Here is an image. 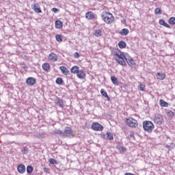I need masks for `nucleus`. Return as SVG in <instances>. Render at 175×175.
Segmentation results:
<instances>
[{
  "instance_id": "1",
  "label": "nucleus",
  "mask_w": 175,
  "mask_h": 175,
  "mask_svg": "<svg viewBox=\"0 0 175 175\" xmlns=\"http://www.w3.org/2000/svg\"><path fill=\"white\" fill-rule=\"evenodd\" d=\"M114 54L116 55L115 59L117 61L118 64L122 65V66H125V65H126V63L125 62V58H127L128 56L124 55V53L120 50L115 51Z\"/></svg>"
},
{
  "instance_id": "2",
  "label": "nucleus",
  "mask_w": 175,
  "mask_h": 175,
  "mask_svg": "<svg viewBox=\"0 0 175 175\" xmlns=\"http://www.w3.org/2000/svg\"><path fill=\"white\" fill-rule=\"evenodd\" d=\"M101 17L106 24H112V23L114 22V16L110 12H103L101 14Z\"/></svg>"
},
{
  "instance_id": "3",
  "label": "nucleus",
  "mask_w": 175,
  "mask_h": 175,
  "mask_svg": "<svg viewBox=\"0 0 175 175\" xmlns=\"http://www.w3.org/2000/svg\"><path fill=\"white\" fill-rule=\"evenodd\" d=\"M143 128L145 132H148V133H151L154 130V123L151 121L145 120L143 122Z\"/></svg>"
},
{
  "instance_id": "4",
  "label": "nucleus",
  "mask_w": 175,
  "mask_h": 175,
  "mask_svg": "<svg viewBox=\"0 0 175 175\" xmlns=\"http://www.w3.org/2000/svg\"><path fill=\"white\" fill-rule=\"evenodd\" d=\"M63 137H68L69 139L75 137L73 130L69 126L66 127L63 131Z\"/></svg>"
},
{
  "instance_id": "5",
  "label": "nucleus",
  "mask_w": 175,
  "mask_h": 175,
  "mask_svg": "<svg viewBox=\"0 0 175 175\" xmlns=\"http://www.w3.org/2000/svg\"><path fill=\"white\" fill-rule=\"evenodd\" d=\"M126 123L128 126L131 128H137V120H135L133 118H129L126 119Z\"/></svg>"
},
{
  "instance_id": "6",
  "label": "nucleus",
  "mask_w": 175,
  "mask_h": 175,
  "mask_svg": "<svg viewBox=\"0 0 175 175\" xmlns=\"http://www.w3.org/2000/svg\"><path fill=\"white\" fill-rule=\"evenodd\" d=\"M92 129L96 131H103V126L98 122H94L92 124Z\"/></svg>"
},
{
  "instance_id": "7",
  "label": "nucleus",
  "mask_w": 175,
  "mask_h": 175,
  "mask_svg": "<svg viewBox=\"0 0 175 175\" xmlns=\"http://www.w3.org/2000/svg\"><path fill=\"white\" fill-rule=\"evenodd\" d=\"M31 9L33 10V12H35V13H42V9L38 3H33L31 5Z\"/></svg>"
},
{
  "instance_id": "8",
  "label": "nucleus",
  "mask_w": 175,
  "mask_h": 175,
  "mask_svg": "<svg viewBox=\"0 0 175 175\" xmlns=\"http://www.w3.org/2000/svg\"><path fill=\"white\" fill-rule=\"evenodd\" d=\"M26 84L32 87V85H35V84H36V79L33 77H28L26 80Z\"/></svg>"
},
{
  "instance_id": "9",
  "label": "nucleus",
  "mask_w": 175,
  "mask_h": 175,
  "mask_svg": "<svg viewBox=\"0 0 175 175\" xmlns=\"http://www.w3.org/2000/svg\"><path fill=\"white\" fill-rule=\"evenodd\" d=\"M17 170L20 174H24L25 173V165L24 164H20L17 167Z\"/></svg>"
},
{
  "instance_id": "10",
  "label": "nucleus",
  "mask_w": 175,
  "mask_h": 175,
  "mask_svg": "<svg viewBox=\"0 0 175 175\" xmlns=\"http://www.w3.org/2000/svg\"><path fill=\"white\" fill-rule=\"evenodd\" d=\"M85 18L88 20H94L95 18V14L93 12L89 11L85 14Z\"/></svg>"
},
{
  "instance_id": "11",
  "label": "nucleus",
  "mask_w": 175,
  "mask_h": 175,
  "mask_svg": "<svg viewBox=\"0 0 175 175\" xmlns=\"http://www.w3.org/2000/svg\"><path fill=\"white\" fill-rule=\"evenodd\" d=\"M49 59H50V61H52V62H55L58 61V56H57L55 55V53H52L49 54Z\"/></svg>"
},
{
  "instance_id": "12",
  "label": "nucleus",
  "mask_w": 175,
  "mask_h": 175,
  "mask_svg": "<svg viewBox=\"0 0 175 175\" xmlns=\"http://www.w3.org/2000/svg\"><path fill=\"white\" fill-rule=\"evenodd\" d=\"M77 76L78 79H81V80H83V79L85 77V72L83 70H79L77 73Z\"/></svg>"
},
{
  "instance_id": "13",
  "label": "nucleus",
  "mask_w": 175,
  "mask_h": 175,
  "mask_svg": "<svg viewBox=\"0 0 175 175\" xmlns=\"http://www.w3.org/2000/svg\"><path fill=\"white\" fill-rule=\"evenodd\" d=\"M56 102L59 107H65V103H64V100L59 98V97H57Z\"/></svg>"
},
{
  "instance_id": "14",
  "label": "nucleus",
  "mask_w": 175,
  "mask_h": 175,
  "mask_svg": "<svg viewBox=\"0 0 175 175\" xmlns=\"http://www.w3.org/2000/svg\"><path fill=\"white\" fill-rule=\"evenodd\" d=\"M125 61L127 62L129 66H133L135 65V60L132 57H125Z\"/></svg>"
},
{
  "instance_id": "15",
  "label": "nucleus",
  "mask_w": 175,
  "mask_h": 175,
  "mask_svg": "<svg viewBox=\"0 0 175 175\" xmlns=\"http://www.w3.org/2000/svg\"><path fill=\"white\" fill-rule=\"evenodd\" d=\"M154 121L156 124L161 125V124H162V116H161V115L155 116Z\"/></svg>"
},
{
  "instance_id": "16",
  "label": "nucleus",
  "mask_w": 175,
  "mask_h": 175,
  "mask_svg": "<svg viewBox=\"0 0 175 175\" xmlns=\"http://www.w3.org/2000/svg\"><path fill=\"white\" fill-rule=\"evenodd\" d=\"M55 28L57 29H62V27H64V23L61 21H56L55 22Z\"/></svg>"
},
{
  "instance_id": "17",
  "label": "nucleus",
  "mask_w": 175,
  "mask_h": 175,
  "mask_svg": "<svg viewBox=\"0 0 175 175\" xmlns=\"http://www.w3.org/2000/svg\"><path fill=\"white\" fill-rule=\"evenodd\" d=\"M104 137H107V140H113L114 137L113 133L107 131L105 134L103 135Z\"/></svg>"
},
{
  "instance_id": "18",
  "label": "nucleus",
  "mask_w": 175,
  "mask_h": 175,
  "mask_svg": "<svg viewBox=\"0 0 175 175\" xmlns=\"http://www.w3.org/2000/svg\"><path fill=\"white\" fill-rule=\"evenodd\" d=\"M60 70L62 71V73H63V75H65V76H68V75H69V70L64 66H60Z\"/></svg>"
},
{
  "instance_id": "19",
  "label": "nucleus",
  "mask_w": 175,
  "mask_h": 175,
  "mask_svg": "<svg viewBox=\"0 0 175 175\" xmlns=\"http://www.w3.org/2000/svg\"><path fill=\"white\" fill-rule=\"evenodd\" d=\"M79 70H80V68H79L78 66H74L72 67V68L70 69L71 73H73L74 75L77 74Z\"/></svg>"
},
{
  "instance_id": "20",
  "label": "nucleus",
  "mask_w": 175,
  "mask_h": 175,
  "mask_svg": "<svg viewBox=\"0 0 175 175\" xmlns=\"http://www.w3.org/2000/svg\"><path fill=\"white\" fill-rule=\"evenodd\" d=\"M159 24L160 25H163V27H165V28H169L170 29V25L169 24H167V23L165 22V20L163 19H160L159 21Z\"/></svg>"
},
{
  "instance_id": "21",
  "label": "nucleus",
  "mask_w": 175,
  "mask_h": 175,
  "mask_svg": "<svg viewBox=\"0 0 175 175\" xmlns=\"http://www.w3.org/2000/svg\"><path fill=\"white\" fill-rule=\"evenodd\" d=\"M157 77L159 80H165V79L166 77V74H165L163 72H157Z\"/></svg>"
},
{
  "instance_id": "22",
  "label": "nucleus",
  "mask_w": 175,
  "mask_h": 175,
  "mask_svg": "<svg viewBox=\"0 0 175 175\" xmlns=\"http://www.w3.org/2000/svg\"><path fill=\"white\" fill-rule=\"evenodd\" d=\"M100 94H101V95H103V96L106 98L109 102H110V97L107 94V92H106V91H105V90L101 89Z\"/></svg>"
},
{
  "instance_id": "23",
  "label": "nucleus",
  "mask_w": 175,
  "mask_h": 175,
  "mask_svg": "<svg viewBox=\"0 0 175 175\" xmlns=\"http://www.w3.org/2000/svg\"><path fill=\"white\" fill-rule=\"evenodd\" d=\"M111 80L115 85H120V82L118 81V79L116 77H111Z\"/></svg>"
},
{
  "instance_id": "24",
  "label": "nucleus",
  "mask_w": 175,
  "mask_h": 175,
  "mask_svg": "<svg viewBox=\"0 0 175 175\" xmlns=\"http://www.w3.org/2000/svg\"><path fill=\"white\" fill-rule=\"evenodd\" d=\"M120 35H122V36H126V35H128V33H129V30L128 29H122L120 31Z\"/></svg>"
},
{
  "instance_id": "25",
  "label": "nucleus",
  "mask_w": 175,
  "mask_h": 175,
  "mask_svg": "<svg viewBox=\"0 0 175 175\" xmlns=\"http://www.w3.org/2000/svg\"><path fill=\"white\" fill-rule=\"evenodd\" d=\"M42 69L45 72H49L50 70V64L49 63H44L42 64Z\"/></svg>"
},
{
  "instance_id": "26",
  "label": "nucleus",
  "mask_w": 175,
  "mask_h": 175,
  "mask_svg": "<svg viewBox=\"0 0 175 175\" xmlns=\"http://www.w3.org/2000/svg\"><path fill=\"white\" fill-rule=\"evenodd\" d=\"M53 132L56 135H59L60 137H63L64 131H62V130L55 129Z\"/></svg>"
},
{
  "instance_id": "27",
  "label": "nucleus",
  "mask_w": 175,
  "mask_h": 175,
  "mask_svg": "<svg viewBox=\"0 0 175 175\" xmlns=\"http://www.w3.org/2000/svg\"><path fill=\"white\" fill-rule=\"evenodd\" d=\"M118 46L120 49H125L126 47V42L121 40L118 42Z\"/></svg>"
},
{
  "instance_id": "28",
  "label": "nucleus",
  "mask_w": 175,
  "mask_h": 175,
  "mask_svg": "<svg viewBox=\"0 0 175 175\" xmlns=\"http://www.w3.org/2000/svg\"><path fill=\"white\" fill-rule=\"evenodd\" d=\"M160 106H161L162 107H167L169 106V103H167V102L165 101L164 100L161 99Z\"/></svg>"
},
{
  "instance_id": "29",
  "label": "nucleus",
  "mask_w": 175,
  "mask_h": 175,
  "mask_svg": "<svg viewBox=\"0 0 175 175\" xmlns=\"http://www.w3.org/2000/svg\"><path fill=\"white\" fill-rule=\"evenodd\" d=\"M32 172H33V167H32V165H28L27 167V174H32Z\"/></svg>"
},
{
  "instance_id": "30",
  "label": "nucleus",
  "mask_w": 175,
  "mask_h": 175,
  "mask_svg": "<svg viewBox=\"0 0 175 175\" xmlns=\"http://www.w3.org/2000/svg\"><path fill=\"white\" fill-rule=\"evenodd\" d=\"M21 152H23V154H28V152H29V148H28V147L27 146H24L21 149Z\"/></svg>"
},
{
  "instance_id": "31",
  "label": "nucleus",
  "mask_w": 175,
  "mask_h": 175,
  "mask_svg": "<svg viewBox=\"0 0 175 175\" xmlns=\"http://www.w3.org/2000/svg\"><path fill=\"white\" fill-rule=\"evenodd\" d=\"M94 36H96V38H99V36H102V30L97 29L95 31Z\"/></svg>"
},
{
  "instance_id": "32",
  "label": "nucleus",
  "mask_w": 175,
  "mask_h": 175,
  "mask_svg": "<svg viewBox=\"0 0 175 175\" xmlns=\"http://www.w3.org/2000/svg\"><path fill=\"white\" fill-rule=\"evenodd\" d=\"M55 38H56V40L59 42H62L63 39H64V37L59 34H57L55 36Z\"/></svg>"
},
{
  "instance_id": "33",
  "label": "nucleus",
  "mask_w": 175,
  "mask_h": 175,
  "mask_svg": "<svg viewBox=\"0 0 175 175\" xmlns=\"http://www.w3.org/2000/svg\"><path fill=\"white\" fill-rule=\"evenodd\" d=\"M64 83V80L61 77H58L56 79V84H58L59 85H62V83Z\"/></svg>"
},
{
  "instance_id": "34",
  "label": "nucleus",
  "mask_w": 175,
  "mask_h": 175,
  "mask_svg": "<svg viewBox=\"0 0 175 175\" xmlns=\"http://www.w3.org/2000/svg\"><path fill=\"white\" fill-rule=\"evenodd\" d=\"M36 137L38 139H44V137H46V134L44 133L37 134Z\"/></svg>"
},
{
  "instance_id": "35",
  "label": "nucleus",
  "mask_w": 175,
  "mask_h": 175,
  "mask_svg": "<svg viewBox=\"0 0 175 175\" xmlns=\"http://www.w3.org/2000/svg\"><path fill=\"white\" fill-rule=\"evenodd\" d=\"M168 23H169V24H170V25H174V24H175V17H174V16L171 17L168 20Z\"/></svg>"
},
{
  "instance_id": "36",
  "label": "nucleus",
  "mask_w": 175,
  "mask_h": 175,
  "mask_svg": "<svg viewBox=\"0 0 175 175\" xmlns=\"http://www.w3.org/2000/svg\"><path fill=\"white\" fill-rule=\"evenodd\" d=\"M49 162L51 165H58V162L55 159H49Z\"/></svg>"
},
{
  "instance_id": "37",
  "label": "nucleus",
  "mask_w": 175,
  "mask_h": 175,
  "mask_svg": "<svg viewBox=\"0 0 175 175\" xmlns=\"http://www.w3.org/2000/svg\"><path fill=\"white\" fill-rule=\"evenodd\" d=\"M154 14L157 15H161L162 14V10L161 8H157L154 10Z\"/></svg>"
},
{
  "instance_id": "38",
  "label": "nucleus",
  "mask_w": 175,
  "mask_h": 175,
  "mask_svg": "<svg viewBox=\"0 0 175 175\" xmlns=\"http://www.w3.org/2000/svg\"><path fill=\"white\" fill-rule=\"evenodd\" d=\"M167 114L168 117H170V118H173V117H174V112H173L171 110L168 111Z\"/></svg>"
},
{
  "instance_id": "39",
  "label": "nucleus",
  "mask_w": 175,
  "mask_h": 175,
  "mask_svg": "<svg viewBox=\"0 0 175 175\" xmlns=\"http://www.w3.org/2000/svg\"><path fill=\"white\" fill-rule=\"evenodd\" d=\"M117 148L119 149V151H120V152H125L126 150L124 146H118Z\"/></svg>"
},
{
  "instance_id": "40",
  "label": "nucleus",
  "mask_w": 175,
  "mask_h": 175,
  "mask_svg": "<svg viewBox=\"0 0 175 175\" xmlns=\"http://www.w3.org/2000/svg\"><path fill=\"white\" fill-rule=\"evenodd\" d=\"M144 88H146V85L140 84L138 87V90L139 91H144Z\"/></svg>"
},
{
  "instance_id": "41",
  "label": "nucleus",
  "mask_w": 175,
  "mask_h": 175,
  "mask_svg": "<svg viewBox=\"0 0 175 175\" xmlns=\"http://www.w3.org/2000/svg\"><path fill=\"white\" fill-rule=\"evenodd\" d=\"M74 57L75 58H80V53H79L78 52H75L74 53Z\"/></svg>"
},
{
  "instance_id": "42",
  "label": "nucleus",
  "mask_w": 175,
  "mask_h": 175,
  "mask_svg": "<svg viewBox=\"0 0 175 175\" xmlns=\"http://www.w3.org/2000/svg\"><path fill=\"white\" fill-rule=\"evenodd\" d=\"M52 12H53V13H58V12H59V10H58L57 8H52Z\"/></svg>"
},
{
  "instance_id": "43",
  "label": "nucleus",
  "mask_w": 175,
  "mask_h": 175,
  "mask_svg": "<svg viewBox=\"0 0 175 175\" xmlns=\"http://www.w3.org/2000/svg\"><path fill=\"white\" fill-rule=\"evenodd\" d=\"M44 173H49L50 172V169L47 167H44L43 169Z\"/></svg>"
},
{
  "instance_id": "44",
  "label": "nucleus",
  "mask_w": 175,
  "mask_h": 175,
  "mask_svg": "<svg viewBox=\"0 0 175 175\" xmlns=\"http://www.w3.org/2000/svg\"><path fill=\"white\" fill-rule=\"evenodd\" d=\"M130 137H132L133 139H135V133L133 131H131L130 133Z\"/></svg>"
},
{
  "instance_id": "45",
  "label": "nucleus",
  "mask_w": 175,
  "mask_h": 175,
  "mask_svg": "<svg viewBox=\"0 0 175 175\" xmlns=\"http://www.w3.org/2000/svg\"><path fill=\"white\" fill-rule=\"evenodd\" d=\"M165 148H167L169 150H170V148H172V147H170V145H166Z\"/></svg>"
},
{
  "instance_id": "46",
  "label": "nucleus",
  "mask_w": 175,
  "mask_h": 175,
  "mask_svg": "<svg viewBox=\"0 0 175 175\" xmlns=\"http://www.w3.org/2000/svg\"><path fill=\"white\" fill-rule=\"evenodd\" d=\"M124 175H135V174H132V173H126Z\"/></svg>"
},
{
  "instance_id": "47",
  "label": "nucleus",
  "mask_w": 175,
  "mask_h": 175,
  "mask_svg": "<svg viewBox=\"0 0 175 175\" xmlns=\"http://www.w3.org/2000/svg\"><path fill=\"white\" fill-rule=\"evenodd\" d=\"M23 69H24V70H25V72H27V69H28V67L24 66V67H23Z\"/></svg>"
},
{
  "instance_id": "48",
  "label": "nucleus",
  "mask_w": 175,
  "mask_h": 175,
  "mask_svg": "<svg viewBox=\"0 0 175 175\" xmlns=\"http://www.w3.org/2000/svg\"><path fill=\"white\" fill-rule=\"evenodd\" d=\"M126 21V20H124V22L125 23Z\"/></svg>"
}]
</instances>
